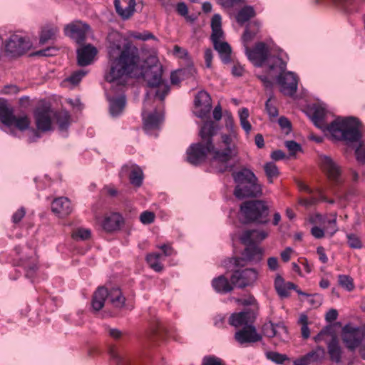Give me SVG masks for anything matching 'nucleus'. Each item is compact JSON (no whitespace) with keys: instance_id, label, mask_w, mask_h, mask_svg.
I'll use <instances>...</instances> for the list:
<instances>
[{"instance_id":"2","label":"nucleus","mask_w":365,"mask_h":365,"mask_svg":"<svg viewBox=\"0 0 365 365\" xmlns=\"http://www.w3.org/2000/svg\"><path fill=\"white\" fill-rule=\"evenodd\" d=\"M327 118V111L323 107L314 108L312 120L314 125L323 132L327 131L333 138L346 143H354L361 140L359 122L356 118H337L330 124L328 123Z\"/></svg>"},{"instance_id":"1","label":"nucleus","mask_w":365,"mask_h":365,"mask_svg":"<svg viewBox=\"0 0 365 365\" xmlns=\"http://www.w3.org/2000/svg\"><path fill=\"white\" fill-rule=\"evenodd\" d=\"M108 41V69L104 75L105 81L122 88L126 85L128 78L140 73L150 88L146 94L144 109L150 104V95L163 101L170 87L162 78L163 67L158 61L152 58V65L141 70L139 49L133 43L128 41L122 44L121 38L117 35H110ZM143 115L144 128L147 130L158 129L163 121L161 111L154 110L145 116L144 110Z\"/></svg>"},{"instance_id":"51","label":"nucleus","mask_w":365,"mask_h":365,"mask_svg":"<svg viewBox=\"0 0 365 365\" xmlns=\"http://www.w3.org/2000/svg\"><path fill=\"white\" fill-rule=\"evenodd\" d=\"M202 365H224L222 361L214 356H206L202 359Z\"/></svg>"},{"instance_id":"64","label":"nucleus","mask_w":365,"mask_h":365,"mask_svg":"<svg viewBox=\"0 0 365 365\" xmlns=\"http://www.w3.org/2000/svg\"><path fill=\"white\" fill-rule=\"evenodd\" d=\"M361 145L356 148V149L355 150V154L359 161L361 163H365V148L361 149Z\"/></svg>"},{"instance_id":"47","label":"nucleus","mask_w":365,"mask_h":365,"mask_svg":"<svg viewBox=\"0 0 365 365\" xmlns=\"http://www.w3.org/2000/svg\"><path fill=\"white\" fill-rule=\"evenodd\" d=\"M347 243L351 248L360 249L362 247V242L359 236L355 234H347Z\"/></svg>"},{"instance_id":"38","label":"nucleus","mask_w":365,"mask_h":365,"mask_svg":"<svg viewBox=\"0 0 365 365\" xmlns=\"http://www.w3.org/2000/svg\"><path fill=\"white\" fill-rule=\"evenodd\" d=\"M240 125L247 134H249L252 130V125L248 120L250 113L247 108H242L238 111Z\"/></svg>"},{"instance_id":"55","label":"nucleus","mask_w":365,"mask_h":365,"mask_svg":"<svg viewBox=\"0 0 365 365\" xmlns=\"http://www.w3.org/2000/svg\"><path fill=\"white\" fill-rule=\"evenodd\" d=\"M307 297L308 298L307 302H309V304L312 305L314 307H318L322 304V298L319 294H313V295L310 294V297Z\"/></svg>"},{"instance_id":"17","label":"nucleus","mask_w":365,"mask_h":365,"mask_svg":"<svg viewBox=\"0 0 365 365\" xmlns=\"http://www.w3.org/2000/svg\"><path fill=\"white\" fill-rule=\"evenodd\" d=\"M319 162L328 178L335 182H339L341 173V166L330 156L325 155L319 156Z\"/></svg>"},{"instance_id":"22","label":"nucleus","mask_w":365,"mask_h":365,"mask_svg":"<svg viewBox=\"0 0 365 365\" xmlns=\"http://www.w3.org/2000/svg\"><path fill=\"white\" fill-rule=\"evenodd\" d=\"M263 250L257 245H247L243 250L241 258H235L237 265H244L241 262H259L262 259Z\"/></svg>"},{"instance_id":"61","label":"nucleus","mask_w":365,"mask_h":365,"mask_svg":"<svg viewBox=\"0 0 365 365\" xmlns=\"http://www.w3.org/2000/svg\"><path fill=\"white\" fill-rule=\"evenodd\" d=\"M108 334L110 337L116 340L120 339L123 335V333L120 330L115 328H108Z\"/></svg>"},{"instance_id":"23","label":"nucleus","mask_w":365,"mask_h":365,"mask_svg":"<svg viewBox=\"0 0 365 365\" xmlns=\"http://www.w3.org/2000/svg\"><path fill=\"white\" fill-rule=\"evenodd\" d=\"M98 51L91 44H87L77 50V61L80 66H86L91 64Z\"/></svg>"},{"instance_id":"18","label":"nucleus","mask_w":365,"mask_h":365,"mask_svg":"<svg viewBox=\"0 0 365 365\" xmlns=\"http://www.w3.org/2000/svg\"><path fill=\"white\" fill-rule=\"evenodd\" d=\"M119 176L123 178L128 177L130 182L135 187H140L143 180V173L142 169L135 164L124 165L119 173Z\"/></svg>"},{"instance_id":"20","label":"nucleus","mask_w":365,"mask_h":365,"mask_svg":"<svg viewBox=\"0 0 365 365\" xmlns=\"http://www.w3.org/2000/svg\"><path fill=\"white\" fill-rule=\"evenodd\" d=\"M52 116L53 113L50 108L43 107L38 108L34 113L37 128L43 132L51 130Z\"/></svg>"},{"instance_id":"3","label":"nucleus","mask_w":365,"mask_h":365,"mask_svg":"<svg viewBox=\"0 0 365 365\" xmlns=\"http://www.w3.org/2000/svg\"><path fill=\"white\" fill-rule=\"evenodd\" d=\"M226 147L222 150H215L213 143L198 142L192 143L187 150V160L193 165H198L206 160L207 154L212 153L211 166L217 173H224L228 168V135L222 136Z\"/></svg>"},{"instance_id":"21","label":"nucleus","mask_w":365,"mask_h":365,"mask_svg":"<svg viewBox=\"0 0 365 365\" xmlns=\"http://www.w3.org/2000/svg\"><path fill=\"white\" fill-rule=\"evenodd\" d=\"M268 233L263 230H246L242 232L239 239L245 245H257L266 239Z\"/></svg>"},{"instance_id":"36","label":"nucleus","mask_w":365,"mask_h":365,"mask_svg":"<svg viewBox=\"0 0 365 365\" xmlns=\"http://www.w3.org/2000/svg\"><path fill=\"white\" fill-rule=\"evenodd\" d=\"M255 16V11L251 6H245L242 8L236 16L238 24H243Z\"/></svg>"},{"instance_id":"24","label":"nucleus","mask_w":365,"mask_h":365,"mask_svg":"<svg viewBox=\"0 0 365 365\" xmlns=\"http://www.w3.org/2000/svg\"><path fill=\"white\" fill-rule=\"evenodd\" d=\"M51 210L60 217H66L72 212L73 207L68 198L60 197L53 200Z\"/></svg>"},{"instance_id":"50","label":"nucleus","mask_w":365,"mask_h":365,"mask_svg":"<svg viewBox=\"0 0 365 365\" xmlns=\"http://www.w3.org/2000/svg\"><path fill=\"white\" fill-rule=\"evenodd\" d=\"M155 215L153 212L145 211L140 215V220L144 225L151 224L154 222Z\"/></svg>"},{"instance_id":"32","label":"nucleus","mask_w":365,"mask_h":365,"mask_svg":"<svg viewBox=\"0 0 365 365\" xmlns=\"http://www.w3.org/2000/svg\"><path fill=\"white\" fill-rule=\"evenodd\" d=\"M325 356V350L322 346H318L315 350L309 352L303 357L300 358L306 365L311 363L317 362L324 359Z\"/></svg>"},{"instance_id":"42","label":"nucleus","mask_w":365,"mask_h":365,"mask_svg":"<svg viewBox=\"0 0 365 365\" xmlns=\"http://www.w3.org/2000/svg\"><path fill=\"white\" fill-rule=\"evenodd\" d=\"M274 287L277 292L281 297H287L289 292L287 289V286L283 278L280 276H277L274 281Z\"/></svg>"},{"instance_id":"29","label":"nucleus","mask_w":365,"mask_h":365,"mask_svg":"<svg viewBox=\"0 0 365 365\" xmlns=\"http://www.w3.org/2000/svg\"><path fill=\"white\" fill-rule=\"evenodd\" d=\"M53 118L61 131L66 130L70 125L71 115L66 110L56 111L53 113Z\"/></svg>"},{"instance_id":"45","label":"nucleus","mask_w":365,"mask_h":365,"mask_svg":"<svg viewBox=\"0 0 365 365\" xmlns=\"http://www.w3.org/2000/svg\"><path fill=\"white\" fill-rule=\"evenodd\" d=\"M267 358L277 364H282L289 359L286 354H282L276 351H268L266 353Z\"/></svg>"},{"instance_id":"59","label":"nucleus","mask_w":365,"mask_h":365,"mask_svg":"<svg viewBox=\"0 0 365 365\" xmlns=\"http://www.w3.org/2000/svg\"><path fill=\"white\" fill-rule=\"evenodd\" d=\"M19 91V88L16 85H7L5 86L2 89V93L4 94L12 95L16 94Z\"/></svg>"},{"instance_id":"28","label":"nucleus","mask_w":365,"mask_h":365,"mask_svg":"<svg viewBox=\"0 0 365 365\" xmlns=\"http://www.w3.org/2000/svg\"><path fill=\"white\" fill-rule=\"evenodd\" d=\"M114 6L116 13L124 20L131 17L135 11V1L130 0L128 6L123 9L120 5V0H114Z\"/></svg>"},{"instance_id":"63","label":"nucleus","mask_w":365,"mask_h":365,"mask_svg":"<svg viewBox=\"0 0 365 365\" xmlns=\"http://www.w3.org/2000/svg\"><path fill=\"white\" fill-rule=\"evenodd\" d=\"M337 316H338L337 311L334 309H331L330 310H329L327 312L325 319L327 322H332L336 319Z\"/></svg>"},{"instance_id":"44","label":"nucleus","mask_w":365,"mask_h":365,"mask_svg":"<svg viewBox=\"0 0 365 365\" xmlns=\"http://www.w3.org/2000/svg\"><path fill=\"white\" fill-rule=\"evenodd\" d=\"M319 197H311L310 198H301L299 200V203L305 207L312 206L317 204L319 201H326V197L322 194L321 191H318Z\"/></svg>"},{"instance_id":"26","label":"nucleus","mask_w":365,"mask_h":365,"mask_svg":"<svg viewBox=\"0 0 365 365\" xmlns=\"http://www.w3.org/2000/svg\"><path fill=\"white\" fill-rule=\"evenodd\" d=\"M217 126L213 121L209 120L204 123L200 131L201 141L204 143H212V137L216 134Z\"/></svg>"},{"instance_id":"27","label":"nucleus","mask_w":365,"mask_h":365,"mask_svg":"<svg viewBox=\"0 0 365 365\" xmlns=\"http://www.w3.org/2000/svg\"><path fill=\"white\" fill-rule=\"evenodd\" d=\"M108 290L104 287H101L94 292L92 299V307L95 311L101 309L105 303V300L108 298Z\"/></svg>"},{"instance_id":"12","label":"nucleus","mask_w":365,"mask_h":365,"mask_svg":"<svg viewBox=\"0 0 365 365\" xmlns=\"http://www.w3.org/2000/svg\"><path fill=\"white\" fill-rule=\"evenodd\" d=\"M258 273L255 269H245L234 272L230 282L235 287L244 288L252 285L257 279Z\"/></svg>"},{"instance_id":"60","label":"nucleus","mask_w":365,"mask_h":365,"mask_svg":"<svg viewBox=\"0 0 365 365\" xmlns=\"http://www.w3.org/2000/svg\"><path fill=\"white\" fill-rule=\"evenodd\" d=\"M164 332V328L162 324L159 322H157L152 327L151 333L153 336H162L163 333Z\"/></svg>"},{"instance_id":"43","label":"nucleus","mask_w":365,"mask_h":365,"mask_svg":"<svg viewBox=\"0 0 365 365\" xmlns=\"http://www.w3.org/2000/svg\"><path fill=\"white\" fill-rule=\"evenodd\" d=\"M339 284L346 290L351 292L354 289V280L349 276L340 274L338 277Z\"/></svg>"},{"instance_id":"54","label":"nucleus","mask_w":365,"mask_h":365,"mask_svg":"<svg viewBox=\"0 0 365 365\" xmlns=\"http://www.w3.org/2000/svg\"><path fill=\"white\" fill-rule=\"evenodd\" d=\"M173 54L180 58H187L188 57V52L186 49L175 45L173 48Z\"/></svg>"},{"instance_id":"19","label":"nucleus","mask_w":365,"mask_h":365,"mask_svg":"<svg viewBox=\"0 0 365 365\" xmlns=\"http://www.w3.org/2000/svg\"><path fill=\"white\" fill-rule=\"evenodd\" d=\"M257 318V312L248 309L238 313H233L230 317V324L236 328H242L245 326L254 325Z\"/></svg>"},{"instance_id":"40","label":"nucleus","mask_w":365,"mask_h":365,"mask_svg":"<svg viewBox=\"0 0 365 365\" xmlns=\"http://www.w3.org/2000/svg\"><path fill=\"white\" fill-rule=\"evenodd\" d=\"M161 255L159 253H150L146 257V261L149 266L156 272H160L163 270V265L160 262Z\"/></svg>"},{"instance_id":"53","label":"nucleus","mask_w":365,"mask_h":365,"mask_svg":"<svg viewBox=\"0 0 365 365\" xmlns=\"http://www.w3.org/2000/svg\"><path fill=\"white\" fill-rule=\"evenodd\" d=\"M58 50L55 47H48L45 49L38 51L35 53L36 56H55Z\"/></svg>"},{"instance_id":"14","label":"nucleus","mask_w":365,"mask_h":365,"mask_svg":"<svg viewBox=\"0 0 365 365\" xmlns=\"http://www.w3.org/2000/svg\"><path fill=\"white\" fill-rule=\"evenodd\" d=\"M31 46L30 41L26 38L14 34L11 35L6 42L5 48L12 56H21Z\"/></svg>"},{"instance_id":"49","label":"nucleus","mask_w":365,"mask_h":365,"mask_svg":"<svg viewBox=\"0 0 365 365\" xmlns=\"http://www.w3.org/2000/svg\"><path fill=\"white\" fill-rule=\"evenodd\" d=\"M86 74V71L79 70L73 73L71 76L67 78V81L73 85H76L81 81L82 78L85 76Z\"/></svg>"},{"instance_id":"39","label":"nucleus","mask_w":365,"mask_h":365,"mask_svg":"<svg viewBox=\"0 0 365 365\" xmlns=\"http://www.w3.org/2000/svg\"><path fill=\"white\" fill-rule=\"evenodd\" d=\"M264 170L269 183H272L273 180L279 175L278 168L272 162L265 163L264 165Z\"/></svg>"},{"instance_id":"25","label":"nucleus","mask_w":365,"mask_h":365,"mask_svg":"<svg viewBox=\"0 0 365 365\" xmlns=\"http://www.w3.org/2000/svg\"><path fill=\"white\" fill-rule=\"evenodd\" d=\"M124 223L123 217L118 213H112L104 217L102 222L103 229L107 232L119 230Z\"/></svg>"},{"instance_id":"16","label":"nucleus","mask_w":365,"mask_h":365,"mask_svg":"<svg viewBox=\"0 0 365 365\" xmlns=\"http://www.w3.org/2000/svg\"><path fill=\"white\" fill-rule=\"evenodd\" d=\"M212 108V99L206 91H200L195 98V114L202 119L209 117Z\"/></svg>"},{"instance_id":"10","label":"nucleus","mask_w":365,"mask_h":365,"mask_svg":"<svg viewBox=\"0 0 365 365\" xmlns=\"http://www.w3.org/2000/svg\"><path fill=\"white\" fill-rule=\"evenodd\" d=\"M245 53L248 59L257 67L265 65L268 68L269 58H279L276 56L269 55V48L264 42L257 43L252 48L246 46Z\"/></svg>"},{"instance_id":"30","label":"nucleus","mask_w":365,"mask_h":365,"mask_svg":"<svg viewBox=\"0 0 365 365\" xmlns=\"http://www.w3.org/2000/svg\"><path fill=\"white\" fill-rule=\"evenodd\" d=\"M259 31V24L258 21H254L248 24L242 35V41L245 48L248 46V43L253 40Z\"/></svg>"},{"instance_id":"58","label":"nucleus","mask_w":365,"mask_h":365,"mask_svg":"<svg viewBox=\"0 0 365 365\" xmlns=\"http://www.w3.org/2000/svg\"><path fill=\"white\" fill-rule=\"evenodd\" d=\"M26 210L24 207H21L16 210L12 216V222L15 224L19 223L25 216Z\"/></svg>"},{"instance_id":"9","label":"nucleus","mask_w":365,"mask_h":365,"mask_svg":"<svg viewBox=\"0 0 365 365\" xmlns=\"http://www.w3.org/2000/svg\"><path fill=\"white\" fill-rule=\"evenodd\" d=\"M317 343L324 341L327 345L328 353L330 359L337 364L341 362L342 350L339 343L338 338L331 327L324 328L314 338Z\"/></svg>"},{"instance_id":"31","label":"nucleus","mask_w":365,"mask_h":365,"mask_svg":"<svg viewBox=\"0 0 365 365\" xmlns=\"http://www.w3.org/2000/svg\"><path fill=\"white\" fill-rule=\"evenodd\" d=\"M58 31L59 29L57 26L50 24L46 25L41 29L39 43L43 45L49 40L55 39Z\"/></svg>"},{"instance_id":"34","label":"nucleus","mask_w":365,"mask_h":365,"mask_svg":"<svg viewBox=\"0 0 365 365\" xmlns=\"http://www.w3.org/2000/svg\"><path fill=\"white\" fill-rule=\"evenodd\" d=\"M109 354L114 365H130L131 364V359L127 355L120 354L114 346L110 347Z\"/></svg>"},{"instance_id":"46","label":"nucleus","mask_w":365,"mask_h":365,"mask_svg":"<svg viewBox=\"0 0 365 365\" xmlns=\"http://www.w3.org/2000/svg\"><path fill=\"white\" fill-rule=\"evenodd\" d=\"M72 238L76 240H86L91 237V230L84 228H78L72 232Z\"/></svg>"},{"instance_id":"37","label":"nucleus","mask_w":365,"mask_h":365,"mask_svg":"<svg viewBox=\"0 0 365 365\" xmlns=\"http://www.w3.org/2000/svg\"><path fill=\"white\" fill-rule=\"evenodd\" d=\"M212 285L218 293L225 294L228 292V279L225 275H220L213 279Z\"/></svg>"},{"instance_id":"8","label":"nucleus","mask_w":365,"mask_h":365,"mask_svg":"<svg viewBox=\"0 0 365 365\" xmlns=\"http://www.w3.org/2000/svg\"><path fill=\"white\" fill-rule=\"evenodd\" d=\"M222 19L219 14L212 16L210 21L211 35L210 41L212 43L214 49L218 52L225 63H228V43L222 41L225 38V32L222 28Z\"/></svg>"},{"instance_id":"6","label":"nucleus","mask_w":365,"mask_h":365,"mask_svg":"<svg viewBox=\"0 0 365 365\" xmlns=\"http://www.w3.org/2000/svg\"><path fill=\"white\" fill-rule=\"evenodd\" d=\"M241 222L243 224L257 223L266 225L269 222V207L266 201L251 200L244 202L240 207Z\"/></svg>"},{"instance_id":"13","label":"nucleus","mask_w":365,"mask_h":365,"mask_svg":"<svg viewBox=\"0 0 365 365\" xmlns=\"http://www.w3.org/2000/svg\"><path fill=\"white\" fill-rule=\"evenodd\" d=\"M234 339L240 345L251 344L262 341V335L254 325H250L239 328L234 334Z\"/></svg>"},{"instance_id":"15","label":"nucleus","mask_w":365,"mask_h":365,"mask_svg":"<svg viewBox=\"0 0 365 365\" xmlns=\"http://www.w3.org/2000/svg\"><path fill=\"white\" fill-rule=\"evenodd\" d=\"M89 29L88 24L76 21L66 25L64 28V33L66 36L75 40L78 44H82L86 40V36Z\"/></svg>"},{"instance_id":"41","label":"nucleus","mask_w":365,"mask_h":365,"mask_svg":"<svg viewBox=\"0 0 365 365\" xmlns=\"http://www.w3.org/2000/svg\"><path fill=\"white\" fill-rule=\"evenodd\" d=\"M276 327L281 328L285 332L287 331V329L284 326L280 324H274L271 322L266 323L262 327V331L264 334L267 337H274L277 335V331Z\"/></svg>"},{"instance_id":"62","label":"nucleus","mask_w":365,"mask_h":365,"mask_svg":"<svg viewBox=\"0 0 365 365\" xmlns=\"http://www.w3.org/2000/svg\"><path fill=\"white\" fill-rule=\"evenodd\" d=\"M177 12L182 16H186L188 14V9L184 2L178 3L176 6Z\"/></svg>"},{"instance_id":"33","label":"nucleus","mask_w":365,"mask_h":365,"mask_svg":"<svg viewBox=\"0 0 365 365\" xmlns=\"http://www.w3.org/2000/svg\"><path fill=\"white\" fill-rule=\"evenodd\" d=\"M125 98L124 96H121L116 98L110 100V113L112 116H118L120 115L125 108Z\"/></svg>"},{"instance_id":"11","label":"nucleus","mask_w":365,"mask_h":365,"mask_svg":"<svg viewBox=\"0 0 365 365\" xmlns=\"http://www.w3.org/2000/svg\"><path fill=\"white\" fill-rule=\"evenodd\" d=\"M1 123L7 127L15 126L21 131L27 130L30 126V120L26 115L16 117L14 115V109L6 103L0 118Z\"/></svg>"},{"instance_id":"5","label":"nucleus","mask_w":365,"mask_h":365,"mask_svg":"<svg viewBox=\"0 0 365 365\" xmlns=\"http://www.w3.org/2000/svg\"><path fill=\"white\" fill-rule=\"evenodd\" d=\"M287 63L281 58H271L268 61L269 74L277 78L279 91L285 96H293L298 86L297 76L291 71H286Z\"/></svg>"},{"instance_id":"4","label":"nucleus","mask_w":365,"mask_h":365,"mask_svg":"<svg viewBox=\"0 0 365 365\" xmlns=\"http://www.w3.org/2000/svg\"><path fill=\"white\" fill-rule=\"evenodd\" d=\"M232 176L236 183L233 194L237 199L257 198L262 195V185L251 170L243 168L232 173Z\"/></svg>"},{"instance_id":"52","label":"nucleus","mask_w":365,"mask_h":365,"mask_svg":"<svg viewBox=\"0 0 365 365\" xmlns=\"http://www.w3.org/2000/svg\"><path fill=\"white\" fill-rule=\"evenodd\" d=\"M285 146L291 155H294L301 150V145L294 140H287L285 142Z\"/></svg>"},{"instance_id":"7","label":"nucleus","mask_w":365,"mask_h":365,"mask_svg":"<svg viewBox=\"0 0 365 365\" xmlns=\"http://www.w3.org/2000/svg\"><path fill=\"white\" fill-rule=\"evenodd\" d=\"M341 339L349 351L358 349L361 357L365 360V327L361 329L346 325L342 329Z\"/></svg>"},{"instance_id":"35","label":"nucleus","mask_w":365,"mask_h":365,"mask_svg":"<svg viewBox=\"0 0 365 365\" xmlns=\"http://www.w3.org/2000/svg\"><path fill=\"white\" fill-rule=\"evenodd\" d=\"M108 299L115 307L121 308L124 306L125 298L122 295L119 288H112L108 291Z\"/></svg>"},{"instance_id":"57","label":"nucleus","mask_w":365,"mask_h":365,"mask_svg":"<svg viewBox=\"0 0 365 365\" xmlns=\"http://www.w3.org/2000/svg\"><path fill=\"white\" fill-rule=\"evenodd\" d=\"M265 107L270 118H275L278 115V110L274 106L270 104V99L267 101Z\"/></svg>"},{"instance_id":"56","label":"nucleus","mask_w":365,"mask_h":365,"mask_svg":"<svg viewBox=\"0 0 365 365\" xmlns=\"http://www.w3.org/2000/svg\"><path fill=\"white\" fill-rule=\"evenodd\" d=\"M278 123L282 129H286V133L288 134L292 130L290 121L285 117H280Z\"/></svg>"},{"instance_id":"48","label":"nucleus","mask_w":365,"mask_h":365,"mask_svg":"<svg viewBox=\"0 0 365 365\" xmlns=\"http://www.w3.org/2000/svg\"><path fill=\"white\" fill-rule=\"evenodd\" d=\"M129 36L137 40L148 41L149 39H156L155 36L149 31H144L143 33L131 31Z\"/></svg>"}]
</instances>
